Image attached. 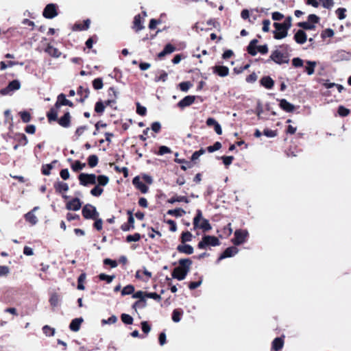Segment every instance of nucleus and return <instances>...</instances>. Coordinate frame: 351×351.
<instances>
[{"label": "nucleus", "mask_w": 351, "mask_h": 351, "mask_svg": "<svg viewBox=\"0 0 351 351\" xmlns=\"http://www.w3.org/2000/svg\"><path fill=\"white\" fill-rule=\"evenodd\" d=\"M134 291V287L131 285L125 286L121 291L122 295H127L133 293Z\"/></svg>", "instance_id": "e433bc0d"}, {"label": "nucleus", "mask_w": 351, "mask_h": 351, "mask_svg": "<svg viewBox=\"0 0 351 351\" xmlns=\"http://www.w3.org/2000/svg\"><path fill=\"white\" fill-rule=\"evenodd\" d=\"M121 320L125 324H132L133 318L128 314L123 313L121 315Z\"/></svg>", "instance_id": "09e8293b"}, {"label": "nucleus", "mask_w": 351, "mask_h": 351, "mask_svg": "<svg viewBox=\"0 0 351 351\" xmlns=\"http://www.w3.org/2000/svg\"><path fill=\"white\" fill-rule=\"evenodd\" d=\"M58 109L55 106L54 108H52L49 112L47 113V117L49 121H56L58 119Z\"/></svg>", "instance_id": "7c9ffc66"}, {"label": "nucleus", "mask_w": 351, "mask_h": 351, "mask_svg": "<svg viewBox=\"0 0 351 351\" xmlns=\"http://www.w3.org/2000/svg\"><path fill=\"white\" fill-rule=\"evenodd\" d=\"M184 202L185 203H189V200L185 196H175L167 200V202L169 204H174L175 202Z\"/></svg>", "instance_id": "c756f323"}, {"label": "nucleus", "mask_w": 351, "mask_h": 351, "mask_svg": "<svg viewBox=\"0 0 351 351\" xmlns=\"http://www.w3.org/2000/svg\"><path fill=\"white\" fill-rule=\"evenodd\" d=\"M141 239V235L138 233H135L134 234H130L127 236L126 241L128 242H136L139 241Z\"/></svg>", "instance_id": "3c124183"}, {"label": "nucleus", "mask_w": 351, "mask_h": 351, "mask_svg": "<svg viewBox=\"0 0 351 351\" xmlns=\"http://www.w3.org/2000/svg\"><path fill=\"white\" fill-rule=\"evenodd\" d=\"M83 322L82 318H75L73 319L69 325V328L71 330L77 332L80 330V325Z\"/></svg>", "instance_id": "4be33fe9"}, {"label": "nucleus", "mask_w": 351, "mask_h": 351, "mask_svg": "<svg viewBox=\"0 0 351 351\" xmlns=\"http://www.w3.org/2000/svg\"><path fill=\"white\" fill-rule=\"evenodd\" d=\"M284 345V341L281 337H277L272 342V349L275 351L281 350Z\"/></svg>", "instance_id": "bb28decb"}, {"label": "nucleus", "mask_w": 351, "mask_h": 351, "mask_svg": "<svg viewBox=\"0 0 351 351\" xmlns=\"http://www.w3.org/2000/svg\"><path fill=\"white\" fill-rule=\"evenodd\" d=\"M298 25L304 29H313L315 27L314 24H311L308 21L300 22Z\"/></svg>", "instance_id": "c03bdc74"}, {"label": "nucleus", "mask_w": 351, "mask_h": 351, "mask_svg": "<svg viewBox=\"0 0 351 351\" xmlns=\"http://www.w3.org/2000/svg\"><path fill=\"white\" fill-rule=\"evenodd\" d=\"M77 93L81 97L84 96V98H88V97L89 95L90 90L88 88H84L82 86H80Z\"/></svg>", "instance_id": "79ce46f5"}, {"label": "nucleus", "mask_w": 351, "mask_h": 351, "mask_svg": "<svg viewBox=\"0 0 351 351\" xmlns=\"http://www.w3.org/2000/svg\"><path fill=\"white\" fill-rule=\"evenodd\" d=\"M274 25L277 30H282V32H276L274 38L278 40L284 38L287 36V30L291 26V17H287L283 23H274Z\"/></svg>", "instance_id": "f03ea898"}, {"label": "nucleus", "mask_w": 351, "mask_h": 351, "mask_svg": "<svg viewBox=\"0 0 351 351\" xmlns=\"http://www.w3.org/2000/svg\"><path fill=\"white\" fill-rule=\"evenodd\" d=\"M85 166V163H82L79 160H76L73 164H72L71 168L73 171L77 172L82 170Z\"/></svg>", "instance_id": "4c0bfd02"}, {"label": "nucleus", "mask_w": 351, "mask_h": 351, "mask_svg": "<svg viewBox=\"0 0 351 351\" xmlns=\"http://www.w3.org/2000/svg\"><path fill=\"white\" fill-rule=\"evenodd\" d=\"M239 252L238 248L236 247H229L226 248L224 252L220 255L218 258V261H220L222 259L232 257L236 255Z\"/></svg>", "instance_id": "9b49d317"}, {"label": "nucleus", "mask_w": 351, "mask_h": 351, "mask_svg": "<svg viewBox=\"0 0 351 351\" xmlns=\"http://www.w3.org/2000/svg\"><path fill=\"white\" fill-rule=\"evenodd\" d=\"M205 149H200L198 151H196L193 154H192V156H191V160L192 161H195L199 159V158L203 155L204 154H205Z\"/></svg>", "instance_id": "8fccbe9b"}, {"label": "nucleus", "mask_w": 351, "mask_h": 351, "mask_svg": "<svg viewBox=\"0 0 351 351\" xmlns=\"http://www.w3.org/2000/svg\"><path fill=\"white\" fill-rule=\"evenodd\" d=\"M101 280H106L108 283H110L114 278V276H108L105 274H101L99 276Z\"/></svg>", "instance_id": "13d9d810"}, {"label": "nucleus", "mask_w": 351, "mask_h": 351, "mask_svg": "<svg viewBox=\"0 0 351 351\" xmlns=\"http://www.w3.org/2000/svg\"><path fill=\"white\" fill-rule=\"evenodd\" d=\"M97 182L99 185L106 186L109 182V178L104 175L99 176L97 177Z\"/></svg>", "instance_id": "603ef678"}, {"label": "nucleus", "mask_w": 351, "mask_h": 351, "mask_svg": "<svg viewBox=\"0 0 351 351\" xmlns=\"http://www.w3.org/2000/svg\"><path fill=\"white\" fill-rule=\"evenodd\" d=\"M179 264L180 266L173 269L172 277L178 280H182L189 271L192 261L189 258H182L179 261Z\"/></svg>", "instance_id": "f257e3e1"}, {"label": "nucleus", "mask_w": 351, "mask_h": 351, "mask_svg": "<svg viewBox=\"0 0 351 351\" xmlns=\"http://www.w3.org/2000/svg\"><path fill=\"white\" fill-rule=\"evenodd\" d=\"M182 315V312L180 311L178 309L173 310L172 313V320L174 322H179L181 319V315Z\"/></svg>", "instance_id": "a19ab883"}, {"label": "nucleus", "mask_w": 351, "mask_h": 351, "mask_svg": "<svg viewBox=\"0 0 351 351\" xmlns=\"http://www.w3.org/2000/svg\"><path fill=\"white\" fill-rule=\"evenodd\" d=\"M185 213L186 212L182 208H176L173 210H169L167 211L168 215L175 216L176 217H180Z\"/></svg>", "instance_id": "2f4dec72"}, {"label": "nucleus", "mask_w": 351, "mask_h": 351, "mask_svg": "<svg viewBox=\"0 0 351 351\" xmlns=\"http://www.w3.org/2000/svg\"><path fill=\"white\" fill-rule=\"evenodd\" d=\"M52 163L43 165L42 168V172L44 175L49 176L51 173V170L52 169Z\"/></svg>", "instance_id": "5fc2aeb1"}, {"label": "nucleus", "mask_w": 351, "mask_h": 351, "mask_svg": "<svg viewBox=\"0 0 351 351\" xmlns=\"http://www.w3.org/2000/svg\"><path fill=\"white\" fill-rule=\"evenodd\" d=\"M145 294L143 291H138L136 293H134L133 295H132V298H138L139 299L138 301L136 302L133 306V307H135L138 305H140L141 303H143V306L144 307L145 306Z\"/></svg>", "instance_id": "4468645a"}, {"label": "nucleus", "mask_w": 351, "mask_h": 351, "mask_svg": "<svg viewBox=\"0 0 351 351\" xmlns=\"http://www.w3.org/2000/svg\"><path fill=\"white\" fill-rule=\"evenodd\" d=\"M88 165L95 167L98 163V157L96 155H90L88 158Z\"/></svg>", "instance_id": "ea45409f"}, {"label": "nucleus", "mask_w": 351, "mask_h": 351, "mask_svg": "<svg viewBox=\"0 0 351 351\" xmlns=\"http://www.w3.org/2000/svg\"><path fill=\"white\" fill-rule=\"evenodd\" d=\"M43 15L46 19H53L58 15L57 5L54 3H49L45 8Z\"/></svg>", "instance_id": "6e6552de"}, {"label": "nucleus", "mask_w": 351, "mask_h": 351, "mask_svg": "<svg viewBox=\"0 0 351 351\" xmlns=\"http://www.w3.org/2000/svg\"><path fill=\"white\" fill-rule=\"evenodd\" d=\"M177 250L181 252L186 254H191L193 253V247L188 244H182L179 245L177 247Z\"/></svg>", "instance_id": "412c9836"}, {"label": "nucleus", "mask_w": 351, "mask_h": 351, "mask_svg": "<svg viewBox=\"0 0 351 351\" xmlns=\"http://www.w3.org/2000/svg\"><path fill=\"white\" fill-rule=\"evenodd\" d=\"M82 213L86 219H95L99 215L96 208L91 204H86L83 207Z\"/></svg>", "instance_id": "423d86ee"}, {"label": "nucleus", "mask_w": 351, "mask_h": 351, "mask_svg": "<svg viewBox=\"0 0 351 351\" xmlns=\"http://www.w3.org/2000/svg\"><path fill=\"white\" fill-rule=\"evenodd\" d=\"M257 43L258 40L256 39H254L250 43L247 47V52L253 56H256L257 53Z\"/></svg>", "instance_id": "a878e982"}, {"label": "nucleus", "mask_w": 351, "mask_h": 351, "mask_svg": "<svg viewBox=\"0 0 351 351\" xmlns=\"http://www.w3.org/2000/svg\"><path fill=\"white\" fill-rule=\"evenodd\" d=\"M221 147L219 142H216L213 145L208 147L207 149L210 153L219 150Z\"/></svg>", "instance_id": "e2e57ef3"}, {"label": "nucleus", "mask_w": 351, "mask_h": 351, "mask_svg": "<svg viewBox=\"0 0 351 351\" xmlns=\"http://www.w3.org/2000/svg\"><path fill=\"white\" fill-rule=\"evenodd\" d=\"M60 302V296L54 293H52L49 298V303L53 307H56L59 304Z\"/></svg>", "instance_id": "72a5a7b5"}, {"label": "nucleus", "mask_w": 351, "mask_h": 351, "mask_svg": "<svg viewBox=\"0 0 351 351\" xmlns=\"http://www.w3.org/2000/svg\"><path fill=\"white\" fill-rule=\"evenodd\" d=\"M105 110V106L102 101H97L95 106V110L97 113H102Z\"/></svg>", "instance_id": "bf43d9fd"}, {"label": "nucleus", "mask_w": 351, "mask_h": 351, "mask_svg": "<svg viewBox=\"0 0 351 351\" xmlns=\"http://www.w3.org/2000/svg\"><path fill=\"white\" fill-rule=\"evenodd\" d=\"M45 51L54 58H59L61 56V52L58 49L49 45L46 48Z\"/></svg>", "instance_id": "393cba45"}, {"label": "nucleus", "mask_w": 351, "mask_h": 351, "mask_svg": "<svg viewBox=\"0 0 351 351\" xmlns=\"http://www.w3.org/2000/svg\"><path fill=\"white\" fill-rule=\"evenodd\" d=\"M191 86L192 84L189 82H183L179 84L180 90L184 92H187Z\"/></svg>", "instance_id": "6e6d98bb"}, {"label": "nucleus", "mask_w": 351, "mask_h": 351, "mask_svg": "<svg viewBox=\"0 0 351 351\" xmlns=\"http://www.w3.org/2000/svg\"><path fill=\"white\" fill-rule=\"evenodd\" d=\"M103 191V189L96 186L90 191V194L93 196L98 197L101 195Z\"/></svg>", "instance_id": "4d7b16f0"}, {"label": "nucleus", "mask_w": 351, "mask_h": 351, "mask_svg": "<svg viewBox=\"0 0 351 351\" xmlns=\"http://www.w3.org/2000/svg\"><path fill=\"white\" fill-rule=\"evenodd\" d=\"M8 88L10 90L11 92H13L14 90H17L20 89L21 88V83L19 80H12L10 82L8 85Z\"/></svg>", "instance_id": "473e14b6"}, {"label": "nucleus", "mask_w": 351, "mask_h": 351, "mask_svg": "<svg viewBox=\"0 0 351 351\" xmlns=\"http://www.w3.org/2000/svg\"><path fill=\"white\" fill-rule=\"evenodd\" d=\"M21 118L24 123H28L31 120V115L26 111L20 112Z\"/></svg>", "instance_id": "864d4df0"}, {"label": "nucleus", "mask_w": 351, "mask_h": 351, "mask_svg": "<svg viewBox=\"0 0 351 351\" xmlns=\"http://www.w3.org/2000/svg\"><path fill=\"white\" fill-rule=\"evenodd\" d=\"M80 184L83 186L94 184L96 183L97 177L95 174H88L82 173L79 175Z\"/></svg>", "instance_id": "0eeeda50"}, {"label": "nucleus", "mask_w": 351, "mask_h": 351, "mask_svg": "<svg viewBox=\"0 0 351 351\" xmlns=\"http://www.w3.org/2000/svg\"><path fill=\"white\" fill-rule=\"evenodd\" d=\"M132 183L143 193H146L148 191V187L141 181L140 178L138 176H136L135 178H134Z\"/></svg>", "instance_id": "ddd939ff"}, {"label": "nucleus", "mask_w": 351, "mask_h": 351, "mask_svg": "<svg viewBox=\"0 0 351 351\" xmlns=\"http://www.w3.org/2000/svg\"><path fill=\"white\" fill-rule=\"evenodd\" d=\"M71 123V115L69 112H66L63 117L58 120V123L64 128H68L70 126Z\"/></svg>", "instance_id": "6ab92c4d"}, {"label": "nucleus", "mask_w": 351, "mask_h": 351, "mask_svg": "<svg viewBox=\"0 0 351 351\" xmlns=\"http://www.w3.org/2000/svg\"><path fill=\"white\" fill-rule=\"evenodd\" d=\"M24 217L25 220L32 226L36 225L38 222V218L36 216L35 213H33V212L27 213L24 215Z\"/></svg>", "instance_id": "b1692460"}, {"label": "nucleus", "mask_w": 351, "mask_h": 351, "mask_svg": "<svg viewBox=\"0 0 351 351\" xmlns=\"http://www.w3.org/2000/svg\"><path fill=\"white\" fill-rule=\"evenodd\" d=\"M269 59L278 64L289 63V58L287 53H283L278 49L271 52Z\"/></svg>", "instance_id": "7ed1b4c3"}, {"label": "nucleus", "mask_w": 351, "mask_h": 351, "mask_svg": "<svg viewBox=\"0 0 351 351\" xmlns=\"http://www.w3.org/2000/svg\"><path fill=\"white\" fill-rule=\"evenodd\" d=\"M201 221H202L200 224L198 223V226L197 228H199L202 229L204 231H208L212 228L210 224L209 223V221L207 219H204Z\"/></svg>", "instance_id": "f704fd0d"}, {"label": "nucleus", "mask_w": 351, "mask_h": 351, "mask_svg": "<svg viewBox=\"0 0 351 351\" xmlns=\"http://www.w3.org/2000/svg\"><path fill=\"white\" fill-rule=\"evenodd\" d=\"M54 188L56 191V192L59 193H62L63 192H67L69 191V185L68 184L58 181L54 184Z\"/></svg>", "instance_id": "a211bd4d"}, {"label": "nucleus", "mask_w": 351, "mask_h": 351, "mask_svg": "<svg viewBox=\"0 0 351 351\" xmlns=\"http://www.w3.org/2000/svg\"><path fill=\"white\" fill-rule=\"evenodd\" d=\"M324 8L330 9L333 6V0H320Z\"/></svg>", "instance_id": "338daca9"}, {"label": "nucleus", "mask_w": 351, "mask_h": 351, "mask_svg": "<svg viewBox=\"0 0 351 351\" xmlns=\"http://www.w3.org/2000/svg\"><path fill=\"white\" fill-rule=\"evenodd\" d=\"M248 232L247 230L239 229L234 232V238L232 239V242L235 245H239L243 243L248 237Z\"/></svg>", "instance_id": "39448f33"}, {"label": "nucleus", "mask_w": 351, "mask_h": 351, "mask_svg": "<svg viewBox=\"0 0 351 351\" xmlns=\"http://www.w3.org/2000/svg\"><path fill=\"white\" fill-rule=\"evenodd\" d=\"M88 130V126H86V125H83V126H80V127H78L76 130H75V134L77 136V137H80L81 136L84 132Z\"/></svg>", "instance_id": "0e129e2a"}, {"label": "nucleus", "mask_w": 351, "mask_h": 351, "mask_svg": "<svg viewBox=\"0 0 351 351\" xmlns=\"http://www.w3.org/2000/svg\"><path fill=\"white\" fill-rule=\"evenodd\" d=\"M81 206L82 202L80 199L75 197L66 203V208L69 210L77 211L80 209Z\"/></svg>", "instance_id": "9d476101"}, {"label": "nucleus", "mask_w": 351, "mask_h": 351, "mask_svg": "<svg viewBox=\"0 0 351 351\" xmlns=\"http://www.w3.org/2000/svg\"><path fill=\"white\" fill-rule=\"evenodd\" d=\"M61 106H69L70 107L73 106V104L70 100L66 98L64 94L61 93L58 96L57 101L55 104V107L59 108Z\"/></svg>", "instance_id": "1a4fd4ad"}, {"label": "nucleus", "mask_w": 351, "mask_h": 351, "mask_svg": "<svg viewBox=\"0 0 351 351\" xmlns=\"http://www.w3.org/2000/svg\"><path fill=\"white\" fill-rule=\"evenodd\" d=\"M307 66H306V71L308 75H311L315 72V68L317 65V62L315 61H306Z\"/></svg>", "instance_id": "c85d7f7f"}, {"label": "nucleus", "mask_w": 351, "mask_h": 351, "mask_svg": "<svg viewBox=\"0 0 351 351\" xmlns=\"http://www.w3.org/2000/svg\"><path fill=\"white\" fill-rule=\"evenodd\" d=\"M280 106L283 110L287 112H291L295 110V106L285 99H282L280 101Z\"/></svg>", "instance_id": "f3484780"}, {"label": "nucleus", "mask_w": 351, "mask_h": 351, "mask_svg": "<svg viewBox=\"0 0 351 351\" xmlns=\"http://www.w3.org/2000/svg\"><path fill=\"white\" fill-rule=\"evenodd\" d=\"M263 134L269 138H274L276 136L277 133L274 130H271L269 129H265L263 131Z\"/></svg>", "instance_id": "69168bd1"}, {"label": "nucleus", "mask_w": 351, "mask_h": 351, "mask_svg": "<svg viewBox=\"0 0 351 351\" xmlns=\"http://www.w3.org/2000/svg\"><path fill=\"white\" fill-rule=\"evenodd\" d=\"M10 273V268L5 265H0V277L6 276Z\"/></svg>", "instance_id": "052dcab7"}, {"label": "nucleus", "mask_w": 351, "mask_h": 351, "mask_svg": "<svg viewBox=\"0 0 351 351\" xmlns=\"http://www.w3.org/2000/svg\"><path fill=\"white\" fill-rule=\"evenodd\" d=\"M195 96H192V95L186 96L184 98H183L182 100H180L178 103V106L181 108H184L185 107H187V106H189L190 105H191L195 101Z\"/></svg>", "instance_id": "f8f14e48"}, {"label": "nucleus", "mask_w": 351, "mask_h": 351, "mask_svg": "<svg viewBox=\"0 0 351 351\" xmlns=\"http://www.w3.org/2000/svg\"><path fill=\"white\" fill-rule=\"evenodd\" d=\"M261 84L266 88L271 89L274 84V82L270 77L265 76L261 78Z\"/></svg>", "instance_id": "5701e85b"}, {"label": "nucleus", "mask_w": 351, "mask_h": 351, "mask_svg": "<svg viewBox=\"0 0 351 351\" xmlns=\"http://www.w3.org/2000/svg\"><path fill=\"white\" fill-rule=\"evenodd\" d=\"M90 24V19H86L84 21V24L83 25L80 24H76L74 27L75 29L77 30H86L89 28Z\"/></svg>", "instance_id": "c9c22d12"}, {"label": "nucleus", "mask_w": 351, "mask_h": 351, "mask_svg": "<svg viewBox=\"0 0 351 351\" xmlns=\"http://www.w3.org/2000/svg\"><path fill=\"white\" fill-rule=\"evenodd\" d=\"M338 113L341 117H346L350 113V110L345 107L341 106L338 108Z\"/></svg>", "instance_id": "774afa93"}, {"label": "nucleus", "mask_w": 351, "mask_h": 351, "mask_svg": "<svg viewBox=\"0 0 351 351\" xmlns=\"http://www.w3.org/2000/svg\"><path fill=\"white\" fill-rule=\"evenodd\" d=\"M85 279H86L85 274H82L79 276L78 280H77V281H78L77 289L79 290H84L85 289L84 284H83Z\"/></svg>", "instance_id": "de8ad7c7"}, {"label": "nucleus", "mask_w": 351, "mask_h": 351, "mask_svg": "<svg viewBox=\"0 0 351 351\" xmlns=\"http://www.w3.org/2000/svg\"><path fill=\"white\" fill-rule=\"evenodd\" d=\"M175 51L176 47L174 46H173L171 44H167L165 45L164 49L158 53V58H162L166 55L170 54Z\"/></svg>", "instance_id": "aec40b11"}, {"label": "nucleus", "mask_w": 351, "mask_h": 351, "mask_svg": "<svg viewBox=\"0 0 351 351\" xmlns=\"http://www.w3.org/2000/svg\"><path fill=\"white\" fill-rule=\"evenodd\" d=\"M294 39L297 43L302 45L306 43L307 36L303 30L300 29L294 35Z\"/></svg>", "instance_id": "dca6fc26"}, {"label": "nucleus", "mask_w": 351, "mask_h": 351, "mask_svg": "<svg viewBox=\"0 0 351 351\" xmlns=\"http://www.w3.org/2000/svg\"><path fill=\"white\" fill-rule=\"evenodd\" d=\"M43 332L49 337H52L55 334V328L50 327L48 325H45L43 327Z\"/></svg>", "instance_id": "58836bf2"}, {"label": "nucleus", "mask_w": 351, "mask_h": 351, "mask_svg": "<svg viewBox=\"0 0 351 351\" xmlns=\"http://www.w3.org/2000/svg\"><path fill=\"white\" fill-rule=\"evenodd\" d=\"M134 28L137 32L141 31L144 28V26L143 25V22L141 21V16L139 14L135 16V17H134Z\"/></svg>", "instance_id": "cd10ccee"}, {"label": "nucleus", "mask_w": 351, "mask_h": 351, "mask_svg": "<svg viewBox=\"0 0 351 351\" xmlns=\"http://www.w3.org/2000/svg\"><path fill=\"white\" fill-rule=\"evenodd\" d=\"M202 219H204L202 218V211L200 210H197L196 216L193 219V225L195 228L198 226V223Z\"/></svg>", "instance_id": "37998d69"}, {"label": "nucleus", "mask_w": 351, "mask_h": 351, "mask_svg": "<svg viewBox=\"0 0 351 351\" xmlns=\"http://www.w3.org/2000/svg\"><path fill=\"white\" fill-rule=\"evenodd\" d=\"M219 243V241L216 237L206 235L203 237L202 241L198 243V247L199 249H205L208 246H217Z\"/></svg>", "instance_id": "20e7f679"}, {"label": "nucleus", "mask_w": 351, "mask_h": 351, "mask_svg": "<svg viewBox=\"0 0 351 351\" xmlns=\"http://www.w3.org/2000/svg\"><path fill=\"white\" fill-rule=\"evenodd\" d=\"M93 86L95 90H100L103 88V81L101 78H96L93 81Z\"/></svg>", "instance_id": "a18cd8bd"}, {"label": "nucleus", "mask_w": 351, "mask_h": 351, "mask_svg": "<svg viewBox=\"0 0 351 351\" xmlns=\"http://www.w3.org/2000/svg\"><path fill=\"white\" fill-rule=\"evenodd\" d=\"M167 77H168L167 73H166L164 71H162L160 75L158 77H156L155 78V81L156 82H158L159 81H162V82H165L167 81Z\"/></svg>", "instance_id": "680f3d73"}, {"label": "nucleus", "mask_w": 351, "mask_h": 351, "mask_svg": "<svg viewBox=\"0 0 351 351\" xmlns=\"http://www.w3.org/2000/svg\"><path fill=\"white\" fill-rule=\"evenodd\" d=\"M213 73L220 77H226L229 74V69L225 66H215L213 67Z\"/></svg>", "instance_id": "2eb2a0df"}, {"label": "nucleus", "mask_w": 351, "mask_h": 351, "mask_svg": "<svg viewBox=\"0 0 351 351\" xmlns=\"http://www.w3.org/2000/svg\"><path fill=\"white\" fill-rule=\"evenodd\" d=\"M193 235L189 231L184 232L182 234L181 239L182 242L184 243L187 241H191L192 239Z\"/></svg>", "instance_id": "49530a36"}]
</instances>
